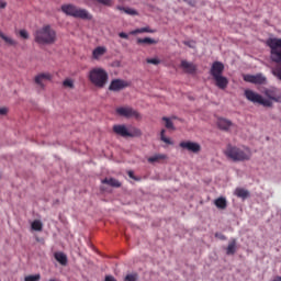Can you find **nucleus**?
<instances>
[{"mask_svg": "<svg viewBox=\"0 0 281 281\" xmlns=\"http://www.w3.org/2000/svg\"><path fill=\"white\" fill-rule=\"evenodd\" d=\"M266 98L265 99L261 94L252 91V90H246L245 97L249 102H252L254 104H261V106H266L267 109H272L273 102H278L281 104V90L272 87L268 88L263 91Z\"/></svg>", "mask_w": 281, "mask_h": 281, "instance_id": "1", "label": "nucleus"}, {"mask_svg": "<svg viewBox=\"0 0 281 281\" xmlns=\"http://www.w3.org/2000/svg\"><path fill=\"white\" fill-rule=\"evenodd\" d=\"M267 45L270 47V58L273 63L281 65V38H269ZM272 74L281 80V66L272 69Z\"/></svg>", "mask_w": 281, "mask_h": 281, "instance_id": "2", "label": "nucleus"}, {"mask_svg": "<svg viewBox=\"0 0 281 281\" xmlns=\"http://www.w3.org/2000/svg\"><path fill=\"white\" fill-rule=\"evenodd\" d=\"M225 157L232 161H250L252 153L248 147H237L228 144L225 151Z\"/></svg>", "mask_w": 281, "mask_h": 281, "instance_id": "3", "label": "nucleus"}, {"mask_svg": "<svg viewBox=\"0 0 281 281\" xmlns=\"http://www.w3.org/2000/svg\"><path fill=\"white\" fill-rule=\"evenodd\" d=\"M57 40L55 30L49 25H44L34 33V41L40 45H50Z\"/></svg>", "mask_w": 281, "mask_h": 281, "instance_id": "4", "label": "nucleus"}, {"mask_svg": "<svg viewBox=\"0 0 281 281\" xmlns=\"http://www.w3.org/2000/svg\"><path fill=\"white\" fill-rule=\"evenodd\" d=\"M60 9L66 15L72 16L75 19H81L87 21L93 19L92 14L88 10L79 8L72 3L63 4Z\"/></svg>", "mask_w": 281, "mask_h": 281, "instance_id": "5", "label": "nucleus"}, {"mask_svg": "<svg viewBox=\"0 0 281 281\" xmlns=\"http://www.w3.org/2000/svg\"><path fill=\"white\" fill-rule=\"evenodd\" d=\"M88 78L95 87L103 88L108 82L109 75L103 68L95 67L89 71Z\"/></svg>", "mask_w": 281, "mask_h": 281, "instance_id": "6", "label": "nucleus"}, {"mask_svg": "<svg viewBox=\"0 0 281 281\" xmlns=\"http://www.w3.org/2000/svg\"><path fill=\"white\" fill-rule=\"evenodd\" d=\"M113 132L115 135H120V137H140L142 132L139 128L134 127L132 132L127 130L125 125H114Z\"/></svg>", "mask_w": 281, "mask_h": 281, "instance_id": "7", "label": "nucleus"}, {"mask_svg": "<svg viewBox=\"0 0 281 281\" xmlns=\"http://www.w3.org/2000/svg\"><path fill=\"white\" fill-rule=\"evenodd\" d=\"M116 113L117 115H121V117H127V119L135 117V120H140L142 117L140 114L131 106L117 108Z\"/></svg>", "mask_w": 281, "mask_h": 281, "instance_id": "8", "label": "nucleus"}, {"mask_svg": "<svg viewBox=\"0 0 281 281\" xmlns=\"http://www.w3.org/2000/svg\"><path fill=\"white\" fill-rule=\"evenodd\" d=\"M131 86L130 81L123 80V79H113L109 86V90L119 92L127 87Z\"/></svg>", "mask_w": 281, "mask_h": 281, "instance_id": "9", "label": "nucleus"}, {"mask_svg": "<svg viewBox=\"0 0 281 281\" xmlns=\"http://www.w3.org/2000/svg\"><path fill=\"white\" fill-rule=\"evenodd\" d=\"M180 148L189 150V153L198 154L201 151V145L191 140H184L180 143Z\"/></svg>", "mask_w": 281, "mask_h": 281, "instance_id": "10", "label": "nucleus"}, {"mask_svg": "<svg viewBox=\"0 0 281 281\" xmlns=\"http://www.w3.org/2000/svg\"><path fill=\"white\" fill-rule=\"evenodd\" d=\"M244 80L255 85H263L267 81V78L262 74L257 75H245Z\"/></svg>", "mask_w": 281, "mask_h": 281, "instance_id": "11", "label": "nucleus"}, {"mask_svg": "<svg viewBox=\"0 0 281 281\" xmlns=\"http://www.w3.org/2000/svg\"><path fill=\"white\" fill-rule=\"evenodd\" d=\"M224 69H225V66L223 63L214 61L211 67L210 74L212 75L213 78H215V77L222 76L224 72Z\"/></svg>", "mask_w": 281, "mask_h": 281, "instance_id": "12", "label": "nucleus"}, {"mask_svg": "<svg viewBox=\"0 0 281 281\" xmlns=\"http://www.w3.org/2000/svg\"><path fill=\"white\" fill-rule=\"evenodd\" d=\"M52 80V75L48 72H42L34 78L36 85L44 89V81Z\"/></svg>", "mask_w": 281, "mask_h": 281, "instance_id": "13", "label": "nucleus"}, {"mask_svg": "<svg viewBox=\"0 0 281 281\" xmlns=\"http://www.w3.org/2000/svg\"><path fill=\"white\" fill-rule=\"evenodd\" d=\"M213 79L215 80L216 87H218L222 90H225L229 82L228 79L226 77H224L223 75L213 77Z\"/></svg>", "mask_w": 281, "mask_h": 281, "instance_id": "14", "label": "nucleus"}, {"mask_svg": "<svg viewBox=\"0 0 281 281\" xmlns=\"http://www.w3.org/2000/svg\"><path fill=\"white\" fill-rule=\"evenodd\" d=\"M181 68L188 74H194L196 71V66L193 63L187 60L181 61Z\"/></svg>", "mask_w": 281, "mask_h": 281, "instance_id": "15", "label": "nucleus"}, {"mask_svg": "<svg viewBox=\"0 0 281 281\" xmlns=\"http://www.w3.org/2000/svg\"><path fill=\"white\" fill-rule=\"evenodd\" d=\"M217 125L221 131H229V127L233 126V122L227 119H218Z\"/></svg>", "mask_w": 281, "mask_h": 281, "instance_id": "16", "label": "nucleus"}, {"mask_svg": "<svg viewBox=\"0 0 281 281\" xmlns=\"http://www.w3.org/2000/svg\"><path fill=\"white\" fill-rule=\"evenodd\" d=\"M167 159L166 154H156L148 158L149 164H160V161H165Z\"/></svg>", "mask_w": 281, "mask_h": 281, "instance_id": "17", "label": "nucleus"}, {"mask_svg": "<svg viewBox=\"0 0 281 281\" xmlns=\"http://www.w3.org/2000/svg\"><path fill=\"white\" fill-rule=\"evenodd\" d=\"M106 53V48L104 46H98L97 48L93 49L92 52V58L93 59H99L101 56H103Z\"/></svg>", "mask_w": 281, "mask_h": 281, "instance_id": "18", "label": "nucleus"}, {"mask_svg": "<svg viewBox=\"0 0 281 281\" xmlns=\"http://www.w3.org/2000/svg\"><path fill=\"white\" fill-rule=\"evenodd\" d=\"M102 184H106L110 186L112 188H121V183L119 182V180L114 179V178H105L102 180Z\"/></svg>", "mask_w": 281, "mask_h": 281, "instance_id": "19", "label": "nucleus"}, {"mask_svg": "<svg viewBox=\"0 0 281 281\" xmlns=\"http://www.w3.org/2000/svg\"><path fill=\"white\" fill-rule=\"evenodd\" d=\"M235 195L239 199L246 200L249 196V191L244 188H237L235 190Z\"/></svg>", "mask_w": 281, "mask_h": 281, "instance_id": "20", "label": "nucleus"}, {"mask_svg": "<svg viewBox=\"0 0 281 281\" xmlns=\"http://www.w3.org/2000/svg\"><path fill=\"white\" fill-rule=\"evenodd\" d=\"M215 206L218 209V210H226L227 207V201L225 198H218L215 200Z\"/></svg>", "mask_w": 281, "mask_h": 281, "instance_id": "21", "label": "nucleus"}, {"mask_svg": "<svg viewBox=\"0 0 281 281\" xmlns=\"http://www.w3.org/2000/svg\"><path fill=\"white\" fill-rule=\"evenodd\" d=\"M236 245H237L236 239H233L229 243V245L227 247V250H226L227 256H234L235 255V252H236Z\"/></svg>", "mask_w": 281, "mask_h": 281, "instance_id": "22", "label": "nucleus"}, {"mask_svg": "<svg viewBox=\"0 0 281 281\" xmlns=\"http://www.w3.org/2000/svg\"><path fill=\"white\" fill-rule=\"evenodd\" d=\"M55 259L61 266H66L67 265V257H66V255L64 252H56L55 254Z\"/></svg>", "mask_w": 281, "mask_h": 281, "instance_id": "23", "label": "nucleus"}, {"mask_svg": "<svg viewBox=\"0 0 281 281\" xmlns=\"http://www.w3.org/2000/svg\"><path fill=\"white\" fill-rule=\"evenodd\" d=\"M156 30H151L149 26L137 29L131 32L132 35H136L139 33H155Z\"/></svg>", "mask_w": 281, "mask_h": 281, "instance_id": "24", "label": "nucleus"}, {"mask_svg": "<svg viewBox=\"0 0 281 281\" xmlns=\"http://www.w3.org/2000/svg\"><path fill=\"white\" fill-rule=\"evenodd\" d=\"M158 41L150 38V37H145V38H138L137 40V44H148V45H153V44H157Z\"/></svg>", "mask_w": 281, "mask_h": 281, "instance_id": "25", "label": "nucleus"}, {"mask_svg": "<svg viewBox=\"0 0 281 281\" xmlns=\"http://www.w3.org/2000/svg\"><path fill=\"white\" fill-rule=\"evenodd\" d=\"M120 11L125 12L128 15H138V12L132 8L117 7Z\"/></svg>", "mask_w": 281, "mask_h": 281, "instance_id": "26", "label": "nucleus"}, {"mask_svg": "<svg viewBox=\"0 0 281 281\" xmlns=\"http://www.w3.org/2000/svg\"><path fill=\"white\" fill-rule=\"evenodd\" d=\"M166 130H161L160 132V139L161 142H164L165 144H167L168 146H172V140L169 137H166Z\"/></svg>", "mask_w": 281, "mask_h": 281, "instance_id": "27", "label": "nucleus"}, {"mask_svg": "<svg viewBox=\"0 0 281 281\" xmlns=\"http://www.w3.org/2000/svg\"><path fill=\"white\" fill-rule=\"evenodd\" d=\"M0 37L7 43V44H9V45H11V46H15L18 43L14 41V40H12L11 37H8V36H5L4 34H3V32H0Z\"/></svg>", "mask_w": 281, "mask_h": 281, "instance_id": "28", "label": "nucleus"}, {"mask_svg": "<svg viewBox=\"0 0 281 281\" xmlns=\"http://www.w3.org/2000/svg\"><path fill=\"white\" fill-rule=\"evenodd\" d=\"M32 229L35 231V232H42V229H43L42 222L41 221H34L32 223Z\"/></svg>", "mask_w": 281, "mask_h": 281, "instance_id": "29", "label": "nucleus"}, {"mask_svg": "<svg viewBox=\"0 0 281 281\" xmlns=\"http://www.w3.org/2000/svg\"><path fill=\"white\" fill-rule=\"evenodd\" d=\"M90 1L92 3H100L103 4L105 7H111L112 5V0H87Z\"/></svg>", "mask_w": 281, "mask_h": 281, "instance_id": "30", "label": "nucleus"}, {"mask_svg": "<svg viewBox=\"0 0 281 281\" xmlns=\"http://www.w3.org/2000/svg\"><path fill=\"white\" fill-rule=\"evenodd\" d=\"M162 121L166 122V128H169L170 131H175L173 123L169 117L164 116Z\"/></svg>", "mask_w": 281, "mask_h": 281, "instance_id": "31", "label": "nucleus"}, {"mask_svg": "<svg viewBox=\"0 0 281 281\" xmlns=\"http://www.w3.org/2000/svg\"><path fill=\"white\" fill-rule=\"evenodd\" d=\"M41 276L40 274H31V276H26L24 278V281H40Z\"/></svg>", "mask_w": 281, "mask_h": 281, "instance_id": "32", "label": "nucleus"}, {"mask_svg": "<svg viewBox=\"0 0 281 281\" xmlns=\"http://www.w3.org/2000/svg\"><path fill=\"white\" fill-rule=\"evenodd\" d=\"M138 276L137 273H130L124 278V281H137Z\"/></svg>", "mask_w": 281, "mask_h": 281, "instance_id": "33", "label": "nucleus"}, {"mask_svg": "<svg viewBox=\"0 0 281 281\" xmlns=\"http://www.w3.org/2000/svg\"><path fill=\"white\" fill-rule=\"evenodd\" d=\"M63 86L66 88H70V89H72L75 87L74 81L70 78L65 79L63 82Z\"/></svg>", "mask_w": 281, "mask_h": 281, "instance_id": "34", "label": "nucleus"}, {"mask_svg": "<svg viewBox=\"0 0 281 281\" xmlns=\"http://www.w3.org/2000/svg\"><path fill=\"white\" fill-rule=\"evenodd\" d=\"M146 61L148 64H153V65H159L160 64V60L158 58H147Z\"/></svg>", "mask_w": 281, "mask_h": 281, "instance_id": "35", "label": "nucleus"}, {"mask_svg": "<svg viewBox=\"0 0 281 281\" xmlns=\"http://www.w3.org/2000/svg\"><path fill=\"white\" fill-rule=\"evenodd\" d=\"M127 175H128V177H130L132 180L137 181V182L140 181L139 178H137V177L134 176V172H133L132 170H130V171L127 172Z\"/></svg>", "mask_w": 281, "mask_h": 281, "instance_id": "36", "label": "nucleus"}, {"mask_svg": "<svg viewBox=\"0 0 281 281\" xmlns=\"http://www.w3.org/2000/svg\"><path fill=\"white\" fill-rule=\"evenodd\" d=\"M20 36L24 40H27L29 38V33L25 30H21L20 31Z\"/></svg>", "mask_w": 281, "mask_h": 281, "instance_id": "37", "label": "nucleus"}, {"mask_svg": "<svg viewBox=\"0 0 281 281\" xmlns=\"http://www.w3.org/2000/svg\"><path fill=\"white\" fill-rule=\"evenodd\" d=\"M215 237H216L217 239H220V240H226V236H225L224 234H222V233H216V234H215Z\"/></svg>", "mask_w": 281, "mask_h": 281, "instance_id": "38", "label": "nucleus"}, {"mask_svg": "<svg viewBox=\"0 0 281 281\" xmlns=\"http://www.w3.org/2000/svg\"><path fill=\"white\" fill-rule=\"evenodd\" d=\"M8 109L7 108H0V115H7Z\"/></svg>", "mask_w": 281, "mask_h": 281, "instance_id": "39", "label": "nucleus"}, {"mask_svg": "<svg viewBox=\"0 0 281 281\" xmlns=\"http://www.w3.org/2000/svg\"><path fill=\"white\" fill-rule=\"evenodd\" d=\"M119 36H120L121 38H125V40L128 38V35H127L126 33H124V32H121V33L119 34Z\"/></svg>", "mask_w": 281, "mask_h": 281, "instance_id": "40", "label": "nucleus"}, {"mask_svg": "<svg viewBox=\"0 0 281 281\" xmlns=\"http://www.w3.org/2000/svg\"><path fill=\"white\" fill-rule=\"evenodd\" d=\"M105 281H116V279L113 276H106Z\"/></svg>", "mask_w": 281, "mask_h": 281, "instance_id": "41", "label": "nucleus"}, {"mask_svg": "<svg viewBox=\"0 0 281 281\" xmlns=\"http://www.w3.org/2000/svg\"><path fill=\"white\" fill-rule=\"evenodd\" d=\"M7 7V2L0 0V9H4Z\"/></svg>", "mask_w": 281, "mask_h": 281, "instance_id": "42", "label": "nucleus"}, {"mask_svg": "<svg viewBox=\"0 0 281 281\" xmlns=\"http://www.w3.org/2000/svg\"><path fill=\"white\" fill-rule=\"evenodd\" d=\"M272 281H281V276H277Z\"/></svg>", "mask_w": 281, "mask_h": 281, "instance_id": "43", "label": "nucleus"}, {"mask_svg": "<svg viewBox=\"0 0 281 281\" xmlns=\"http://www.w3.org/2000/svg\"><path fill=\"white\" fill-rule=\"evenodd\" d=\"M184 44L188 45V46H190V47H192L191 44H190V42H184Z\"/></svg>", "mask_w": 281, "mask_h": 281, "instance_id": "44", "label": "nucleus"}, {"mask_svg": "<svg viewBox=\"0 0 281 281\" xmlns=\"http://www.w3.org/2000/svg\"><path fill=\"white\" fill-rule=\"evenodd\" d=\"M49 281H57L56 279H50Z\"/></svg>", "mask_w": 281, "mask_h": 281, "instance_id": "45", "label": "nucleus"}]
</instances>
